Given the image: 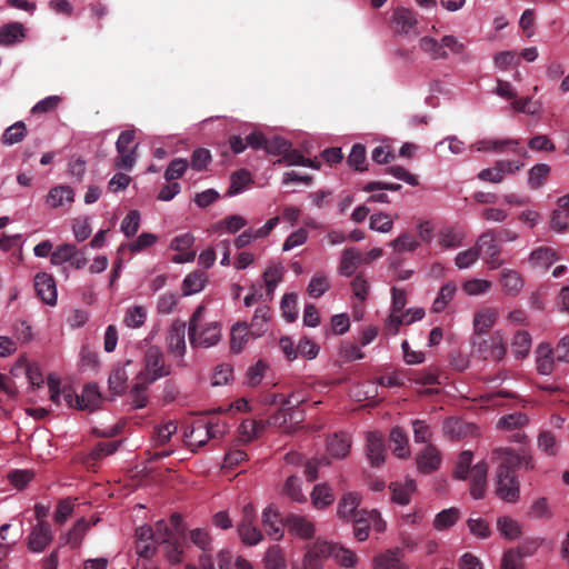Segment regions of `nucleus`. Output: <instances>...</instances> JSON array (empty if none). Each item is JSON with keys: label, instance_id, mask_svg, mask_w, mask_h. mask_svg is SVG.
<instances>
[{"label": "nucleus", "instance_id": "f257e3e1", "mask_svg": "<svg viewBox=\"0 0 569 569\" xmlns=\"http://www.w3.org/2000/svg\"><path fill=\"white\" fill-rule=\"evenodd\" d=\"M492 458L498 462L496 475V495L506 502H516L519 498V480L515 473L516 468L527 470L533 468L530 453L526 450L496 449Z\"/></svg>", "mask_w": 569, "mask_h": 569}, {"label": "nucleus", "instance_id": "f03ea898", "mask_svg": "<svg viewBox=\"0 0 569 569\" xmlns=\"http://www.w3.org/2000/svg\"><path fill=\"white\" fill-rule=\"evenodd\" d=\"M473 455L470 450L462 451L455 468V478L470 480V495L473 499H482L487 488L488 465L479 461L471 467Z\"/></svg>", "mask_w": 569, "mask_h": 569}, {"label": "nucleus", "instance_id": "7ed1b4c3", "mask_svg": "<svg viewBox=\"0 0 569 569\" xmlns=\"http://www.w3.org/2000/svg\"><path fill=\"white\" fill-rule=\"evenodd\" d=\"M419 47L432 60H446L448 58L446 48L456 54L465 51V44L451 34L443 36L440 41L431 37H422L419 41Z\"/></svg>", "mask_w": 569, "mask_h": 569}, {"label": "nucleus", "instance_id": "20e7f679", "mask_svg": "<svg viewBox=\"0 0 569 569\" xmlns=\"http://www.w3.org/2000/svg\"><path fill=\"white\" fill-rule=\"evenodd\" d=\"M190 343L194 347L208 348L216 345L221 337L219 322H189Z\"/></svg>", "mask_w": 569, "mask_h": 569}, {"label": "nucleus", "instance_id": "39448f33", "mask_svg": "<svg viewBox=\"0 0 569 569\" xmlns=\"http://www.w3.org/2000/svg\"><path fill=\"white\" fill-rule=\"evenodd\" d=\"M264 331L263 322H234L230 330L231 350L241 352L250 340L262 336Z\"/></svg>", "mask_w": 569, "mask_h": 569}, {"label": "nucleus", "instance_id": "423d86ee", "mask_svg": "<svg viewBox=\"0 0 569 569\" xmlns=\"http://www.w3.org/2000/svg\"><path fill=\"white\" fill-rule=\"evenodd\" d=\"M305 399L301 397H297L295 393L290 395L282 403V407L273 413L268 421L267 425H273L280 428H283L286 431H291V428L287 427V423L290 421H295L296 423H300L303 420V415L301 412L292 411V407L298 406L303 402Z\"/></svg>", "mask_w": 569, "mask_h": 569}, {"label": "nucleus", "instance_id": "0eeeda50", "mask_svg": "<svg viewBox=\"0 0 569 569\" xmlns=\"http://www.w3.org/2000/svg\"><path fill=\"white\" fill-rule=\"evenodd\" d=\"M169 373V368L163 363V356L160 349L149 348L144 356V370L140 373L141 380L146 383H152Z\"/></svg>", "mask_w": 569, "mask_h": 569}, {"label": "nucleus", "instance_id": "6e6552de", "mask_svg": "<svg viewBox=\"0 0 569 569\" xmlns=\"http://www.w3.org/2000/svg\"><path fill=\"white\" fill-rule=\"evenodd\" d=\"M134 131H122L116 142L118 156L116 158V167L119 169L130 170L136 162Z\"/></svg>", "mask_w": 569, "mask_h": 569}, {"label": "nucleus", "instance_id": "1a4fd4ad", "mask_svg": "<svg viewBox=\"0 0 569 569\" xmlns=\"http://www.w3.org/2000/svg\"><path fill=\"white\" fill-rule=\"evenodd\" d=\"M48 389L50 393V400L59 406L62 401L68 408H79V395L76 393L71 386L61 387L60 378L50 373L47 378Z\"/></svg>", "mask_w": 569, "mask_h": 569}, {"label": "nucleus", "instance_id": "9d476101", "mask_svg": "<svg viewBox=\"0 0 569 569\" xmlns=\"http://www.w3.org/2000/svg\"><path fill=\"white\" fill-rule=\"evenodd\" d=\"M52 541V530L48 522L38 521L28 536V548L32 552H42Z\"/></svg>", "mask_w": 569, "mask_h": 569}, {"label": "nucleus", "instance_id": "9b49d317", "mask_svg": "<svg viewBox=\"0 0 569 569\" xmlns=\"http://www.w3.org/2000/svg\"><path fill=\"white\" fill-rule=\"evenodd\" d=\"M34 290L37 296L47 305L57 302V288L54 278L46 272H39L34 277Z\"/></svg>", "mask_w": 569, "mask_h": 569}, {"label": "nucleus", "instance_id": "f8f14e48", "mask_svg": "<svg viewBox=\"0 0 569 569\" xmlns=\"http://www.w3.org/2000/svg\"><path fill=\"white\" fill-rule=\"evenodd\" d=\"M261 522L267 535L272 539L280 540L283 537L284 520L281 519L280 513L272 506L263 509Z\"/></svg>", "mask_w": 569, "mask_h": 569}, {"label": "nucleus", "instance_id": "ddd939ff", "mask_svg": "<svg viewBox=\"0 0 569 569\" xmlns=\"http://www.w3.org/2000/svg\"><path fill=\"white\" fill-rule=\"evenodd\" d=\"M366 452L372 467H380L385 462L386 449L383 437L377 431L367 433Z\"/></svg>", "mask_w": 569, "mask_h": 569}, {"label": "nucleus", "instance_id": "4468645a", "mask_svg": "<svg viewBox=\"0 0 569 569\" xmlns=\"http://www.w3.org/2000/svg\"><path fill=\"white\" fill-rule=\"evenodd\" d=\"M284 525L291 535L302 539H310L315 533V526L307 517L289 513L284 519Z\"/></svg>", "mask_w": 569, "mask_h": 569}, {"label": "nucleus", "instance_id": "2eb2a0df", "mask_svg": "<svg viewBox=\"0 0 569 569\" xmlns=\"http://www.w3.org/2000/svg\"><path fill=\"white\" fill-rule=\"evenodd\" d=\"M168 351L181 358L186 351V322H173L167 336Z\"/></svg>", "mask_w": 569, "mask_h": 569}, {"label": "nucleus", "instance_id": "dca6fc26", "mask_svg": "<svg viewBox=\"0 0 569 569\" xmlns=\"http://www.w3.org/2000/svg\"><path fill=\"white\" fill-rule=\"evenodd\" d=\"M417 468L422 473L436 471L441 463L440 452L432 445L426 446L416 457Z\"/></svg>", "mask_w": 569, "mask_h": 569}, {"label": "nucleus", "instance_id": "f3484780", "mask_svg": "<svg viewBox=\"0 0 569 569\" xmlns=\"http://www.w3.org/2000/svg\"><path fill=\"white\" fill-rule=\"evenodd\" d=\"M392 23L396 32L409 34L418 23L416 13L407 8H397L392 14Z\"/></svg>", "mask_w": 569, "mask_h": 569}, {"label": "nucleus", "instance_id": "a211bd4d", "mask_svg": "<svg viewBox=\"0 0 569 569\" xmlns=\"http://www.w3.org/2000/svg\"><path fill=\"white\" fill-rule=\"evenodd\" d=\"M556 356L549 343H540L536 349V367L540 375L549 376L555 369Z\"/></svg>", "mask_w": 569, "mask_h": 569}, {"label": "nucleus", "instance_id": "6ab92c4d", "mask_svg": "<svg viewBox=\"0 0 569 569\" xmlns=\"http://www.w3.org/2000/svg\"><path fill=\"white\" fill-rule=\"evenodd\" d=\"M360 496L356 492L345 493L338 503L337 515L342 520H352L358 517L362 510H359Z\"/></svg>", "mask_w": 569, "mask_h": 569}, {"label": "nucleus", "instance_id": "aec40b11", "mask_svg": "<svg viewBox=\"0 0 569 569\" xmlns=\"http://www.w3.org/2000/svg\"><path fill=\"white\" fill-rule=\"evenodd\" d=\"M373 569H409L400 558V549H389L373 559Z\"/></svg>", "mask_w": 569, "mask_h": 569}, {"label": "nucleus", "instance_id": "412c9836", "mask_svg": "<svg viewBox=\"0 0 569 569\" xmlns=\"http://www.w3.org/2000/svg\"><path fill=\"white\" fill-rule=\"evenodd\" d=\"M184 436L188 439L190 446H194L197 448L204 446L209 440L208 430L206 427V418H198L192 422L191 426L187 427Z\"/></svg>", "mask_w": 569, "mask_h": 569}, {"label": "nucleus", "instance_id": "4be33fe9", "mask_svg": "<svg viewBox=\"0 0 569 569\" xmlns=\"http://www.w3.org/2000/svg\"><path fill=\"white\" fill-rule=\"evenodd\" d=\"M475 147L478 151H496L501 152L506 148H510L513 152L519 154H523V148L519 147V141L513 139H502V140H480L475 143Z\"/></svg>", "mask_w": 569, "mask_h": 569}, {"label": "nucleus", "instance_id": "5701e85b", "mask_svg": "<svg viewBox=\"0 0 569 569\" xmlns=\"http://www.w3.org/2000/svg\"><path fill=\"white\" fill-rule=\"evenodd\" d=\"M74 199L73 189L69 186H57L52 188L47 197V203L51 208L71 206Z\"/></svg>", "mask_w": 569, "mask_h": 569}, {"label": "nucleus", "instance_id": "b1692460", "mask_svg": "<svg viewBox=\"0 0 569 569\" xmlns=\"http://www.w3.org/2000/svg\"><path fill=\"white\" fill-rule=\"evenodd\" d=\"M390 489L392 492V501L399 505H408L411 495L417 489V483L413 479L407 478L403 482H391Z\"/></svg>", "mask_w": 569, "mask_h": 569}, {"label": "nucleus", "instance_id": "393cba45", "mask_svg": "<svg viewBox=\"0 0 569 569\" xmlns=\"http://www.w3.org/2000/svg\"><path fill=\"white\" fill-rule=\"evenodd\" d=\"M362 263V254L353 247L342 251L339 272L342 276L350 277Z\"/></svg>", "mask_w": 569, "mask_h": 569}, {"label": "nucleus", "instance_id": "a878e982", "mask_svg": "<svg viewBox=\"0 0 569 569\" xmlns=\"http://www.w3.org/2000/svg\"><path fill=\"white\" fill-rule=\"evenodd\" d=\"M26 371L27 378L32 386L41 387L43 383V378L41 370L38 365L29 363L26 358L19 359L16 365L10 370V373L13 376H18L19 371Z\"/></svg>", "mask_w": 569, "mask_h": 569}, {"label": "nucleus", "instance_id": "bb28decb", "mask_svg": "<svg viewBox=\"0 0 569 569\" xmlns=\"http://www.w3.org/2000/svg\"><path fill=\"white\" fill-rule=\"evenodd\" d=\"M237 531L242 543L247 546H256L263 539V535L254 521H240Z\"/></svg>", "mask_w": 569, "mask_h": 569}, {"label": "nucleus", "instance_id": "cd10ccee", "mask_svg": "<svg viewBox=\"0 0 569 569\" xmlns=\"http://www.w3.org/2000/svg\"><path fill=\"white\" fill-rule=\"evenodd\" d=\"M351 447L350 438L347 433L340 432L329 437L327 450L335 458H345Z\"/></svg>", "mask_w": 569, "mask_h": 569}, {"label": "nucleus", "instance_id": "c85d7f7f", "mask_svg": "<svg viewBox=\"0 0 569 569\" xmlns=\"http://www.w3.org/2000/svg\"><path fill=\"white\" fill-rule=\"evenodd\" d=\"M101 395L99 388L94 383H88L83 387L79 395V408L81 410H94L99 407Z\"/></svg>", "mask_w": 569, "mask_h": 569}, {"label": "nucleus", "instance_id": "c756f323", "mask_svg": "<svg viewBox=\"0 0 569 569\" xmlns=\"http://www.w3.org/2000/svg\"><path fill=\"white\" fill-rule=\"evenodd\" d=\"M500 282L503 291L509 296H517L523 287L521 276L517 271L510 269H503L501 271Z\"/></svg>", "mask_w": 569, "mask_h": 569}, {"label": "nucleus", "instance_id": "7c9ffc66", "mask_svg": "<svg viewBox=\"0 0 569 569\" xmlns=\"http://www.w3.org/2000/svg\"><path fill=\"white\" fill-rule=\"evenodd\" d=\"M310 497L313 507L317 509H323L335 500L333 490L327 483L316 485Z\"/></svg>", "mask_w": 569, "mask_h": 569}, {"label": "nucleus", "instance_id": "2f4dec72", "mask_svg": "<svg viewBox=\"0 0 569 569\" xmlns=\"http://www.w3.org/2000/svg\"><path fill=\"white\" fill-rule=\"evenodd\" d=\"M476 248L479 250V256L481 254L482 257L487 254L492 256V252H501L496 230L489 229L482 232L477 240Z\"/></svg>", "mask_w": 569, "mask_h": 569}, {"label": "nucleus", "instance_id": "473e14b6", "mask_svg": "<svg viewBox=\"0 0 569 569\" xmlns=\"http://www.w3.org/2000/svg\"><path fill=\"white\" fill-rule=\"evenodd\" d=\"M207 283V276L200 270L189 273L182 282L183 296H190L201 291Z\"/></svg>", "mask_w": 569, "mask_h": 569}, {"label": "nucleus", "instance_id": "72a5a7b5", "mask_svg": "<svg viewBox=\"0 0 569 569\" xmlns=\"http://www.w3.org/2000/svg\"><path fill=\"white\" fill-rule=\"evenodd\" d=\"M91 528V522H89L86 518H80L70 529V531L66 535L64 541L67 545H70L73 548H77L81 545L82 539L86 532Z\"/></svg>", "mask_w": 569, "mask_h": 569}, {"label": "nucleus", "instance_id": "f704fd0d", "mask_svg": "<svg viewBox=\"0 0 569 569\" xmlns=\"http://www.w3.org/2000/svg\"><path fill=\"white\" fill-rule=\"evenodd\" d=\"M390 442L393 446V453L398 458L402 459L409 456L408 436L401 428H392L390 431Z\"/></svg>", "mask_w": 569, "mask_h": 569}, {"label": "nucleus", "instance_id": "c9c22d12", "mask_svg": "<svg viewBox=\"0 0 569 569\" xmlns=\"http://www.w3.org/2000/svg\"><path fill=\"white\" fill-rule=\"evenodd\" d=\"M24 38L22 23L11 22L0 28V44L10 46Z\"/></svg>", "mask_w": 569, "mask_h": 569}, {"label": "nucleus", "instance_id": "e433bc0d", "mask_svg": "<svg viewBox=\"0 0 569 569\" xmlns=\"http://www.w3.org/2000/svg\"><path fill=\"white\" fill-rule=\"evenodd\" d=\"M460 518V511L458 508L451 507L438 512L433 520V528L438 531L448 529L456 525Z\"/></svg>", "mask_w": 569, "mask_h": 569}, {"label": "nucleus", "instance_id": "4c0bfd02", "mask_svg": "<svg viewBox=\"0 0 569 569\" xmlns=\"http://www.w3.org/2000/svg\"><path fill=\"white\" fill-rule=\"evenodd\" d=\"M462 239L463 234L453 227H445L438 233L439 246L445 249L459 247Z\"/></svg>", "mask_w": 569, "mask_h": 569}, {"label": "nucleus", "instance_id": "58836bf2", "mask_svg": "<svg viewBox=\"0 0 569 569\" xmlns=\"http://www.w3.org/2000/svg\"><path fill=\"white\" fill-rule=\"evenodd\" d=\"M511 348L517 358L527 357L531 348L530 335L523 330L517 331L512 338Z\"/></svg>", "mask_w": 569, "mask_h": 569}, {"label": "nucleus", "instance_id": "ea45409f", "mask_svg": "<svg viewBox=\"0 0 569 569\" xmlns=\"http://www.w3.org/2000/svg\"><path fill=\"white\" fill-rule=\"evenodd\" d=\"M391 295H392L391 313L387 320H402V317H405V315H406V313H403V309L407 305L406 291L393 287L391 289Z\"/></svg>", "mask_w": 569, "mask_h": 569}, {"label": "nucleus", "instance_id": "a19ab883", "mask_svg": "<svg viewBox=\"0 0 569 569\" xmlns=\"http://www.w3.org/2000/svg\"><path fill=\"white\" fill-rule=\"evenodd\" d=\"M266 429L264 421L247 419L239 427V432L244 441H251L259 437Z\"/></svg>", "mask_w": 569, "mask_h": 569}, {"label": "nucleus", "instance_id": "79ce46f5", "mask_svg": "<svg viewBox=\"0 0 569 569\" xmlns=\"http://www.w3.org/2000/svg\"><path fill=\"white\" fill-rule=\"evenodd\" d=\"M283 268L281 264H273L263 272V282L266 284L267 295L272 298L273 291L278 283L282 280Z\"/></svg>", "mask_w": 569, "mask_h": 569}, {"label": "nucleus", "instance_id": "37998d69", "mask_svg": "<svg viewBox=\"0 0 569 569\" xmlns=\"http://www.w3.org/2000/svg\"><path fill=\"white\" fill-rule=\"evenodd\" d=\"M557 259L556 251L549 247H540L530 254V261L537 267L549 268Z\"/></svg>", "mask_w": 569, "mask_h": 569}, {"label": "nucleus", "instance_id": "c03bdc74", "mask_svg": "<svg viewBox=\"0 0 569 569\" xmlns=\"http://www.w3.org/2000/svg\"><path fill=\"white\" fill-rule=\"evenodd\" d=\"M283 495L295 502H306L307 498L301 489V480L297 476H290L287 478L283 486Z\"/></svg>", "mask_w": 569, "mask_h": 569}, {"label": "nucleus", "instance_id": "a18cd8bd", "mask_svg": "<svg viewBox=\"0 0 569 569\" xmlns=\"http://www.w3.org/2000/svg\"><path fill=\"white\" fill-rule=\"evenodd\" d=\"M128 375L124 367L116 366L109 376V388L114 395H120L127 388Z\"/></svg>", "mask_w": 569, "mask_h": 569}, {"label": "nucleus", "instance_id": "49530a36", "mask_svg": "<svg viewBox=\"0 0 569 569\" xmlns=\"http://www.w3.org/2000/svg\"><path fill=\"white\" fill-rule=\"evenodd\" d=\"M79 366L83 372H97L99 369L98 353L89 347H82L80 350Z\"/></svg>", "mask_w": 569, "mask_h": 569}, {"label": "nucleus", "instance_id": "de8ad7c7", "mask_svg": "<svg viewBox=\"0 0 569 569\" xmlns=\"http://www.w3.org/2000/svg\"><path fill=\"white\" fill-rule=\"evenodd\" d=\"M27 134V127L24 122L18 121L6 129L2 134V142L8 146H12L21 142Z\"/></svg>", "mask_w": 569, "mask_h": 569}, {"label": "nucleus", "instance_id": "09e8293b", "mask_svg": "<svg viewBox=\"0 0 569 569\" xmlns=\"http://www.w3.org/2000/svg\"><path fill=\"white\" fill-rule=\"evenodd\" d=\"M190 541L203 552L212 550V538L207 529L196 528L189 532Z\"/></svg>", "mask_w": 569, "mask_h": 569}, {"label": "nucleus", "instance_id": "8fccbe9b", "mask_svg": "<svg viewBox=\"0 0 569 569\" xmlns=\"http://www.w3.org/2000/svg\"><path fill=\"white\" fill-rule=\"evenodd\" d=\"M483 346L486 350L488 349V357L493 360H501L506 355L505 339L499 332H496L489 342L485 341Z\"/></svg>", "mask_w": 569, "mask_h": 569}, {"label": "nucleus", "instance_id": "3c124183", "mask_svg": "<svg viewBox=\"0 0 569 569\" xmlns=\"http://www.w3.org/2000/svg\"><path fill=\"white\" fill-rule=\"evenodd\" d=\"M330 288V282H329V279L328 277L325 274V273H316L308 287H307V292L309 293V296L313 297V298H319L321 297L325 292H327Z\"/></svg>", "mask_w": 569, "mask_h": 569}, {"label": "nucleus", "instance_id": "603ef678", "mask_svg": "<svg viewBox=\"0 0 569 569\" xmlns=\"http://www.w3.org/2000/svg\"><path fill=\"white\" fill-rule=\"evenodd\" d=\"M457 287L452 282H448L440 288V291L432 303V311H442L448 302L453 298Z\"/></svg>", "mask_w": 569, "mask_h": 569}, {"label": "nucleus", "instance_id": "864d4df0", "mask_svg": "<svg viewBox=\"0 0 569 569\" xmlns=\"http://www.w3.org/2000/svg\"><path fill=\"white\" fill-rule=\"evenodd\" d=\"M538 448L547 456H556L559 450L556 436L551 431H541L538 436Z\"/></svg>", "mask_w": 569, "mask_h": 569}, {"label": "nucleus", "instance_id": "5fc2aeb1", "mask_svg": "<svg viewBox=\"0 0 569 569\" xmlns=\"http://www.w3.org/2000/svg\"><path fill=\"white\" fill-rule=\"evenodd\" d=\"M251 182V174L246 169H240L232 173L231 183L228 190L229 196L241 192Z\"/></svg>", "mask_w": 569, "mask_h": 569}, {"label": "nucleus", "instance_id": "6e6d98bb", "mask_svg": "<svg viewBox=\"0 0 569 569\" xmlns=\"http://www.w3.org/2000/svg\"><path fill=\"white\" fill-rule=\"evenodd\" d=\"M264 568L266 569H283L286 567V560L282 551L279 547H270L264 555Z\"/></svg>", "mask_w": 569, "mask_h": 569}, {"label": "nucleus", "instance_id": "4d7b16f0", "mask_svg": "<svg viewBox=\"0 0 569 569\" xmlns=\"http://www.w3.org/2000/svg\"><path fill=\"white\" fill-rule=\"evenodd\" d=\"M140 228V212L138 210H131L124 217L121 222V231L127 238L136 236Z\"/></svg>", "mask_w": 569, "mask_h": 569}, {"label": "nucleus", "instance_id": "13d9d810", "mask_svg": "<svg viewBox=\"0 0 569 569\" xmlns=\"http://www.w3.org/2000/svg\"><path fill=\"white\" fill-rule=\"evenodd\" d=\"M77 253V247L74 244L66 243L62 246H58L56 250L51 253V263L52 264H61L64 262H70V260Z\"/></svg>", "mask_w": 569, "mask_h": 569}, {"label": "nucleus", "instance_id": "bf43d9fd", "mask_svg": "<svg viewBox=\"0 0 569 569\" xmlns=\"http://www.w3.org/2000/svg\"><path fill=\"white\" fill-rule=\"evenodd\" d=\"M550 167L545 163L533 166L529 171V184L531 188H540L548 178Z\"/></svg>", "mask_w": 569, "mask_h": 569}, {"label": "nucleus", "instance_id": "052dcab7", "mask_svg": "<svg viewBox=\"0 0 569 569\" xmlns=\"http://www.w3.org/2000/svg\"><path fill=\"white\" fill-rule=\"evenodd\" d=\"M267 369V363L262 360H258L253 366H250L246 372V383L250 387L258 386L263 377Z\"/></svg>", "mask_w": 569, "mask_h": 569}, {"label": "nucleus", "instance_id": "680f3d73", "mask_svg": "<svg viewBox=\"0 0 569 569\" xmlns=\"http://www.w3.org/2000/svg\"><path fill=\"white\" fill-rule=\"evenodd\" d=\"M188 168V161L182 158L173 159L164 171V179L168 182L174 181L183 176Z\"/></svg>", "mask_w": 569, "mask_h": 569}, {"label": "nucleus", "instance_id": "e2e57ef3", "mask_svg": "<svg viewBox=\"0 0 569 569\" xmlns=\"http://www.w3.org/2000/svg\"><path fill=\"white\" fill-rule=\"evenodd\" d=\"M289 148H291V143L282 137L274 136L266 140L264 150L269 154L283 156Z\"/></svg>", "mask_w": 569, "mask_h": 569}, {"label": "nucleus", "instance_id": "0e129e2a", "mask_svg": "<svg viewBox=\"0 0 569 569\" xmlns=\"http://www.w3.org/2000/svg\"><path fill=\"white\" fill-rule=\"evenodd\" d=\"M298 297L296 293H286L281 300V310L286 320H296L298 317Z\"/></svg>", "mask_w": 569, "mask_h": 569}, {"label": "nucleus", "instance_id": "69168bd1", "mask_svg": "<svg viewBox=\"0 0 569 569\" xmlns=\"http://www.w3.org/2000/svg\"><path fill=\"white\" fill-rule=\"evenodd\" d=\"M393 221L388 213L379 212L370 217V229L378 232L391 231Z\"/></svg>", "mask_w": 569, "mask_h": 569}, {"label": "nucleus", "instance_id": "338daca9", "mask_svg": "<svg viewBox=\"0 0 569 569\" xmlns=\"http://www.w3.org/2000/svg\"><path fill=\"white\" fill-rule=\"evenodd\" d=\"M147 385L143 380L136 383L130 390L131 406L134 409H141L147 403Z\"/></svg>", "mask_w": 569, "mask_h": 569}, {"label": "nucleus", "instance_id": "774afa93", "mask_svg": "<svg viewBox=\"0 0 569 569\" xmlns=\"http://www.w3.org/2000/svg\"><path fill=\"white\" fill-rule=\"evenodd\" d=\"M497 528L508 539H515L520 535L519 525L507 517L497 520Z\"/></svg>", "mask_w": 569, "mask_h": 569}]
</instances>
